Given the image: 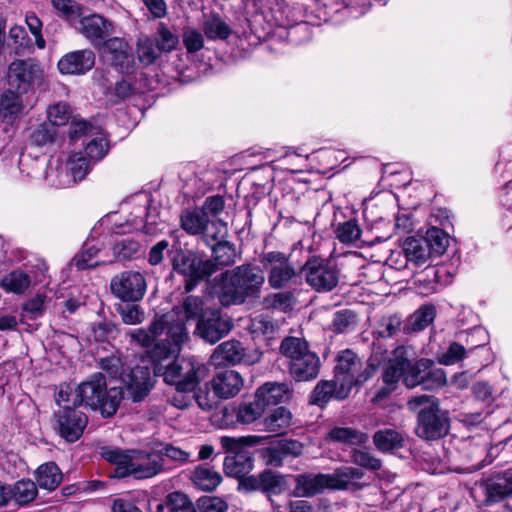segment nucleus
I'll use <instances>...</instances> for the list:
<instances>
[{
  "label": "nucleus",
  "instance_id": "obj_1",
  "mask_svg": "<svg viewBox=\"0 0 512 512\" xmlns=\"http://www.w3.org/2000/svg\"><path fill=\"white\" fill-rule=\"evenodd\" d=\"M407 408L416 415L415 434L420 439L435 441L448 435L449 412L442 409L438 398L426 394L413 396L407 401Z\"/></svg>",
  "mask_w": 512,
  "mask_h": 512
},
{
  "label": "nucleus",
  "instance_id": "obj_2",
  "mask_svg": "<svg viewBox=\"0 0 512 512\" xmlns=\"http://www.w3.org/2000/svg\"><path fill=\"white\" fill-rule=\"evenodd\" d=\"M220 442L227 452L235 453L234 456H227L224 459L223 468L226 475L238 479L240 491L253 492L256 490V478L249 475L254 468L253 453L245 450V446L256 443V436L239 438L224 436Z\"/></svg>",
  "mask_w": 512,
  "mask_h": 512
},
{
  "label": "nucleus",
  "instance_id": "obj_3",
  "mask_svg": "<svg viewBox=\"0 0 512 512\" xmlns=\"http://www.w3.org/2000/svg\"><path fill=\"white\" fill-rule=\"evenodd\" d=\"M279 351L287 360L289 374L295 381L306 382L318 377L321 361L305 338L286 336L281 341Z\"/></svg>",
  "mask_w": 512,
  "mask_h": 512
},
{
  "label": "nucleus",
  "instance_id": "obj_4",
  "mask_svg": "<svg viewBox=\"0 0 512 512\" xmlns=\"http://www.w3.org/2000/svg\"><path fill=\"white\" fill-rule=\"evenodd\" d=\"M377 367L373 359L365 361L351 349L340 351L334 368V378L340 386L337 399L348 397L353 387L364 384L375 374Z\"/></svg>",
  "mask_w": 512,
  "mask_h": 512
},
{
  "label": "nucleus",
  "instance_id": "obj_5",
  "mask_svg": "<svg viewBox=\"0 0 512 512\" xmlns=\"http://www.w3.org/2000/svg\"><path fill=\"white\" fill-rule=\"evenodd\" d=\"M213 289L223 306L241 304L256 288L255 267L243 264L214 279Z\"/></svg>",
  "mask_w": 512,
  "mask_h": 512
},
{
  "label": "nucleus",
  "instance_id": "obj_6",
  "mask_svg": "<svg viewBox=\"0 0 512 512\" xmlns=\"http://www.w3.org/2000/svg\"><path fill=\"white\" fill-rule=\"evenodd\" d=\"M72 405H84L99 410L104 417H111L119 408L120 391L114 387L107 389L105 376L98 373L77 386Z\"/></svg>",
  "mask_w": 512,
  "mask_h": 512
},
{
  "label": "nucleus",
  "instance_id": "obj_7",
  "mask_svg": "<svg viewBox=\"0 0 512 512\" xmlns=\"http://www.w3.org/2000/svg\"><path fill=\"white\" fill-rule=\"evenodd\" d=\"M157 375L163 376L165 383L174 385L177 391H194L206 375V368L192 358L177 357Z\"/></svg>",
  "mask_w": 512,
  "mask_h": 512
},
{
  "label": "nucleus",
  "instance_id": "obj_8",
  "mask_svg": "<svg viewBox=\"0 0 512 512\" xmlns=\"http://www.w3.org/2000/svg\"><path fill=\"white\" fill-rule=\"evenodd\" d=\"M172 268L185 277L184 292L195 289L199 282L217 272V266L212 260H203L191 251L179 250L172 259Z\"/></svg>",
  "mask_w": 512,
  "mask_h": 512
},
{
  "label": "nucleus",
  "instance_id": "obj_9",
  "mask_svg": "<svg viewBox=\"0 0 512 512\" xmlns=\"http://www.w3.org/2000/svg\"><path fill=\"white\" fill-rule=\"evenodd\" d=\"M157 374L149 366L136 365L121 377L122 386L115 387L120 391V402L129 400L133 403L143 402L154 389Z\"/></svg>",
  "mask_w": 512,
  "mask_h": 512
},
{
  "label": "nucleus",
  "instance_id": "obj_10",
  "mask_svg": "<svg viewBox=\"0 0 512 512\" xmlns=\"http://www.w3.org/2000/svg\"><path fill=\"white\" fill-rule=\"evenodd\" d=\"M300 273L306 283L317 292H330L339 282V270L329 260L312 256L302 266Z\"/></svg>",
  "mask_w": 512,
  "mask_h": 512
},
{
  "label": "nucleus",
  "instance_id": "obj_11",
  "mask_svg": "<svg viewBox=\"0 0 512 512\" xmlns=\"http://www.w3.org/2000/svg\"><path fill=\"white\" fill-rule=\"evenodd\" d=\"M411 349L405 346L396 347L391 358L388 360V365L397 366L401 370V378L407 388H414L422 385L424 375L428 368H431L433 361L426 358H421L415 363H412Z\"/></svg>",
  "mask_w": 512,
  "mask_h": 512
},
{
  "label": "nucleus",
  "instance_id": "obj_12",
  "mask_svg": "<svg viewBox=\"0 0 512 512\" xmlns=\"http://www.w3.org/2000/svg\"><path fill=\"white\" fill-rule=\"evenodd\" d=\"M110 290L121 301L136 303L144 298L147 281L141 272L127 270L116 274L111 279Z\"/></svg>",
  "mask_w": 512,
  "mask_h": 512
},
{
  "label": "nucleus",
  "instance_id": "obj_13",
  "mask_svg": "<svg viewBox=\"0 0 512 512\" xmlns=\"http://www.w3.org/2000/svg\"><path fill=\"white\" fill-rule=\"evenodd\" d=\"M43 71L34 59H16L10 63L7 71L9 88L26 94L33 86L40 83Z\"/></svg>",
  "mask_w": 512,
  "mask_h": 512
},
{
  "label": "nucleus",
  "instance_id": "obj_14",
  "mask_svg": "<svg viewBox=\"0 0 512 512\" xmlns=\"http://www.w3.org/2000/svg\"><path fill=\"white\" fill-rule=\"evenodd\" d=\"M261 263L268 270V282L274 289L288 285L298 276V272L289 258L282 252L272 251L263 255Z\"/></svg>",
  "mask_w": 512,
  "mask_h": 512
},
{
  "label": "nucleus",
  "instance_id": "obj_15",
  "mask_svg": "<svg viewBox=\"0 0 512 512\" xmlns=\"http://www.w3.org/2000/svg\"><path fill=\"white\" fill-rule=\"evenodd\" d=\"M103 51L108 55L110 65L123 75H131L136 69L132 47L123 38L110 37L103 42Z\"/></svg>",
  "mask_w": 512,
  "mask_h": 512
},
{
  "label": "nucleus",
  "instance_id": "obj_16",
  "mask_svg": "<svg viewBox=\"0 0 512 512\" xmlns=\"http://www.w3.org/2000/svg\"><path fill=\"white\" fill-rule=\"evenodd\" d=\"M130 476L134 479H149L164 470V459L161 458L157 447L148 450L132 449Z\"/></svg>",
  "mask_w": 512,
  "mask_h": 512
},
{
  "label": "nucleus",
  "instance_id": "obj_17",
  "mask_svg": "<svg viewBox=\"0 0 512 512\" xmlns=\"http://www.w3.org/2000/svg\"><path fill=\"white\" fill-rule=\"evenodd\" d=\"M55 417L60 436L71 443L77 441L82 436L88 423V418L83 412L69 405H63L55 413Z\"/></svg>",
  "mask_w": 512,
  "mask_h": 512
},
{
  "label": "nucleus",
  "instance_id": "obj_18",
  "mask_svg": "<svg viewBox=\"0 0 512 512\" xmlns=\"http://www.w3.org/2000/svg\"><path fill=\"white\" fill-rule=\"evenodd\" d=\"M293 425L292 412L284 407L279 406L262 416L258 417V433H267L258 435V443L261 440L270 437L281 436L286 434L287 430Z\"/></svg>",
  "mask_w": 512,
  "mask_h": 512
},
{
  "label": "nucleus",
  "instance_id": "obj_19",
  "mask_svg": "<svg viewBox=\"0 0 512 512\" xmlns=\"http://www.w3.org/2000/svg\"><path fill=\"white\" fill-rule=\"evenodd\" d=\"M79 32L94 46H103L114 32V24L100 14L82 17L79 21Z\"/></svg>",
  "mask_w": 512,
  "mask_h": 512
},
{
  "label": "nucleus",
  "instance_id": "obj_20",
  "mask_svg": "<svg viewBox=\"0 0 512 512\" xmlns=\"http://www.w3.org/2000/svg\"><path fill=\"white\" fill-rule=\"evenodd\" d=\"M95 61L94 51L86 48L66 53L59 59L57 67L61 74L83 75L94 67Z\"/></svg>",
  "mask_w": 512,
  "mask_h": 512
},
{
  "label": "nucleus",
  "instance_id": "obj_21",
  "mask_svg": "<svg viewBox=\"0 0 512 512\" xmlns=\"http://www.w3.org/2000/svg\"><path fill=\"white\" fill-rule=\"evenodd\" d=\"M210 384L216 397L229 399L240 392L244 382L237 371L224 370L215 374Z\"/></svg>",
  "mask_w": 512,
  "mask_h": 512
},
{
  "label": "nucleus",
  "instance_id": "obj_22",
  "mask_svg": "<svg viewBox=\"0 0 512 512\" xmlns=\"http://www.w3.org/2000/svg\"><path fill=\"white\" fill-rule=\"evenodd\" d=\"M156 318L162 325V334L166 332L167 339L181 349V346L189 339L186 320L172 310L162 315H156Z\"/></svg>",
  "mask_w": 512,
  "mask_h": 512
},
{
  "label": "nucleus",
  "instance_id": "obj_23",
  "mask_svg": "<svg viewBox=\"0 0 512 512\" xmlns=\"http://www.w3.org/2000/svg\"><path fill=\"white\" fill-rule=\"evenodd\" d=\"M24 93L6 89L0 96V118L3 122L13 124L25 113V104L23 100Z\"/></svg>",
  "mask_w": 512,
  "mask_h": 512
},
{
  "label": "nucleus",
  "instance_id": "obj_24",
  "mask_svg": "<svg viewBox=\"0 0 512 512\" xmlns=\"http://www.w3.org/2000/svg\"><path fill=\"white\" fill-rule=\"evenodd\" d=\"M231 328L230 320L213 313L210 318H203L197 323L196 331L206 342L214 344L227 335Z\"/></svg>",
  "mask_w": 512,
  "mask_h": 512
},
{
  "label": "nucleus",
  "instance_id": "obj_25",
  "mask_svg": "<svg viewBox=\"0 0 512 512\" xmlns=\"http://www.w3.org/2000/svg\"><path fill=\"white\" fill-rule=\"evenodd\" d=\"M180 348L173 345L168 339L156 342L150 349L146 350V356L153 364V372L158 374L167 364L174 361Z\"/></svg>",
  "mask_w": 512,
  "mask_h": 512
},
{
  "label": "nucleus",
  "instance_id": "obj_26",
  "mask_svg": "<svg viewBox=\"0 0 512 512\" xmlns=\"http://www.w3.org/2000/svg\"><path fill=\"white\" fill-rule=\"evenodd\" d=\"M293 397V388L287 382H266L258 388V402L266 405L287 403Z\"/></svg>",
  "mask_w": 512,
  "mask_h": 512
},
{
  "label": "nucleus",
  "instance_id": "obj_27",
  "mask_svg": "<svg viewBox=\"0 0 512 512\" xmlns=\"http://www.w3.org/2000/svg\"><path fill=\"white\" fill-rule=\"evenodd\" d=\"M132 449L122 450L120 448L104 447L101 449V456L115 466L111 477L126 478L130 476Z\"/></svg>",
  "mask_w": 512,
  "mask_h": 512
},
{
  "label": "nucleus",
  "instance_id": "obj_28",
  "mask_svg": "<svg viewBox=\"0 0 512 512\" xmlns=\"http://www.w3.org/2000/svg\"><path fill=\"white\" fill-rule=\"evenodd\" d=\"M132 449L122 450L120 448L104 447L101 449V456L115 466L111 477L126 478L130 476Z\"/></svg>",
  "mask_w": 512,
  "mask_h": 512
},
{
  "label": "nucleus",
  "instance_id": "obj_29",
  "mask_svg": "<svg viewBox=\"0 0 512 512\" xmlns=\"http://www.w3.org/2000/svg\"><path fill=\"white\" fill-rule=\"evenodd\" d=\"M325 439L341 445L362 446L367 443L369 437L367 433L354 427L334 426L326 433Z\"/></svg>",
  "mask_w": 512,
  "mask_h": 512
},
{
  "label": "nucleus",
  "instance_id": "obj_30",
  "mask_svg": "<svg viewBox=\"0 0 512 512\" xmlns=\"http://www.w3.org/2000/svg\"><path fill=\"white\" fill-rule=\"evenodd\" d=\"M243 357L244 348L241 343L230 340L223 342L214 350L211 360L216 366L235 365L239 363Z\"/></svg>",
  "mask_w": 512,
  "mask_h": 512
},
{
  "label": "nucleus",
  "instance_id": "obj_31",
  "mask_svg": "<svg viewBox=\"0 0 512 512\" xmlns=\"http://www.w3.org/2000/svg\"><path fill=\"white\" fill-rule=\"evenodd\" d=\"M161 335L162 325L157 321L156 316L146 328L130 330L127 333L131 343H134L146 350L150 349Z\"/></svg>",
  "mask_w": 512,
  "mask_h": 512
},
{
  "label": "nucleus",
  "instance_id": "obj_32",
  "mask_svg": "<svg viewBox=\"0 0 512 512\" xmlns=\"http://www.w3.org/2000/svg\"><path fill=\"white\" fill-rule=\"evenodd\" d=\"M190 480L197 489L211 492L222 482V476L210 467L198 465L191 471Z\"/></svg>",
  "mask_w": 512,
  "mask_h": 512
},
{
  "label": "nucleus",
  "instance_id": "obj_33",
  "mask_svg": "<svg viewBox=\"0 0 512 512\" xmlns=\"http://www.w3.org/2000/svg\"><path fill=\"white\" fill-rule=\"evenodd\" d=\"M35 483L42 489L55 490L63 479V474L55 462H46L34 472Z\"/></svg>",
  "mask_w": 512,
  "mask_h": 512
},
{
  "label": "nucleus",
  "instance_id": "obj_34",
  "mask_svg": "<svg viewBox=\"0 0 512 512\" xmlns=\"http://www.w3.org/2000/svg\"><path fill=\"white\" fill-rule=\"evenodd\" d=\"M403 250L408 262L423 265L432 258L429 245L424 237H409L403 243Z\"/></svg>",
  "mask_w": 512,
  "mask_h": 512
},
{
  "label": "nucleus",
  "instance_id": "obj_35",
  "mask_svg": "<svg viewBox=\"0 0 512 512\" xmlns=\"http://www.w3.org/2000/svg\"><path fill=\"white\" fill-rule=\"evenodd\" d=\"M295 490L300 496H313L329 488L326 474H300L296 476Z\"/></svg>",
  "mask_w": 512,
  "mask_h": 512
},
{
  "label": "nucleus",
  "instance_id": "obj_36",
  "mask_svg": "<svg viewBox=\"0 0 512 512\" xmlns=\"http://www.w3.org/2000/svg\"><path fill=\"white\" fill-rule=\"evenodd\" d=\"M209 223L210 219L207 212L199 207L186 210L181 215V227L191 235H203Z\"/></svg>",
  "mask_w": 512,
  "mask_h": 512
},
{
  "label": "nucleus",
  "instance_id": "obj_37",
  "mask_svg": "<svg viewBox=\"0 0 512 512\" xmlns=\"http://www.w3.org/2000/svg\"><path fill=\"white\" fill-rule=\"evenodd\" d=\"M372 439L375 447L383 453L392 452L404 446L402 433L393 428L377 430Z\"/></svg>",
  "mask_w": 512,
  "mask_h": 512
},
{
  "label": "nucleus",
  "instance_id": "obj_38",
  "mask_svg": "<svg viewBox=\"0 0 512 512\" xmlns=\"http://www.w3.org/2000/svg\"><path fill=\"white\" fill-rule=\"evenodd\" d=\"M205 303L202 297L188 295L172 311L183 317L186 321L194 320L197 323L203 319Z\"/></svg>",
  "mask_w": 512,
  "mask_h": 512
},
{
  "label": "nucleus",
  "instance_id": "obj_39",
  "mask_svg": "<svg viewBox=\"0 0 512 512\" xmlns=\"http://www.w3.org/2000/svg\"><path fill=\"white\" fill-rule=\"evenodd\" d=\"M396 367L397 366L388 364L385 366L382 373L384 385L374 393V396L372 397L373 403H380L397 389L398 382L401 379V370Z\"/></svg>",
  "mask_w": 512,
  "mask_h": 512
},
{
  "label": "nucleus",
  "instance_id": "obj_40",
  "mask_svg": "<svg viewBox=\"0 0 512 512\" xmlns=\"http://www.w3.org/2000/svg\"><path fill=\"white\" fill-rule=\"evenodd\" d=\"M205 36L211 40H226L232 34L229 24L218 14L207 17L202 24Z\"/></svg>",
  "mask_w": 512,
  "mask_h": 512
},
{
  "label": "nucleus",
  "instance_id": "obj_41",
  "mask_svg": "<svg viewBox=\"0 0 512 512\" xmlns=\"http://www.w3.org/2000/svg\"><path fill=\"white\" fill-rule=\"evenodd\" d=\"M326 475L329 488L345 489L353 480L361 479L364 474L358 468L343 466Z\"/></svg>",
  "mask_w": 512,
  "mask_h": 512
},
{
  "label": "nucleus",
  "instance_id": "obj_42",
  "mask_svg": "<svg viewBox=\"0 0 512 512\" xmlns=\"http://www.w3.org/2000/svg\"><path fill=\"white\" fill-rule=\"evenodd\" d=\"M436 316V310L433 305H423L409 316L405 330L419 332L427 328Z\"/></svg>",
  "mask_w": 512,
  "mask_h": 512
},
{
  "label": "nucleus",
  "instance_id": "obj_43",
  "mask_svg": "<svg viewBox=\"0 0 512 512\" xmlns=\"http://www.w3.org/2000/svg\"><path fill=\"white\" fill-rule=\"evenodd\" d=\"M213 253L211 259L217 266V271L225 266L232 265L237 258V252L233 244L228 241H218L217 243H208Z\"/></svg>",
  "mask_w": 512,
  "mask_h": 512
},
{
  "label": "nucleus",
  "instance_id": "obj_44",
  "mask_svg": "<svg viewBox=\"0 0 512 512\" xmlns=\"http://www.w3.org/2000/svg\"><path fill=\"white\" fill-rule=\"evenodd\" d=\"M12 500L18 505L32 502L38 495L36 483L30 479H22L11 485Z\"/></svg>",
  "mask_w": 512,
  "mask_h": 512
},
{
  "label": "nucleus",
  "instance_id": "obj_45",
  "mask_svg": "<svg viewBox=\"0 0 512 512\" xmlns=\"http://www.w3.org/2000/svg\"><path fill=\"white\" fill-rule=\"evenodd\" d=\"M31 284V278L28 274L21 270H13L5 275L0 285L7 292H13L15 294L24 293Z\"/></svg>",
  "mask_w": 512,
  "mask_h": 512
},
{
  "label": "nucleus",
  "instance_id": "obj_46",
  "mask_svg": "<svg viewBox=\"0 0 512 512\" xmlns=\"http://www.w3.org/2000/svg\"><path fill=\"white\" fill-rule=\"evenodd\" d=\"M339 390L340 386L336 383L335 378L331 381L322 380L318 382L312 392L311 403L323 407L332 397L337 399Z\"/></svg>",
  "mask_w": 512,
  "mask_h": 512
},
{
  "label": "nucleus",
  "instance_id": "obj_47",
  "mask_svg": "<svg viewBox=\"0 0 512 512\" xmlns=\"http://www.w3.org/2000/svg\"><path fill=\"white\" fill-rule=\"evenodd\" d=\"M512 494V468L506 470L502 477L488 485V496L492 501H499Z\"/></svg>",
  "mask_w": 512,
  "mask_h": 512
},
{
  "label": "nucleus",
  "instance_id": "obj_48",
  "mask_svg": "<svg viewBox=\"0 0 512 512\" xmlns=\"http://www.w3.org/2000/svg\"><path fill=\"white\" fill-rule=\"evenodd\" d=\"M140 249V242L132 237L116 241L112 246L113 255L117 261H127L135 258Z\"/></svg>",
  "mask_w": 512,
  "mask_h": 512
},
{
  "label": "nucleus",
  "instance_id": "obj_49",
  "mask_svg": "<svg viewBox=\"0 0 512 512\" xmlns=\"http://www.w3.org/2000/svg\"><path fill=\"white\" fill-rule=\"evenodd\" d=\"M236 421L241 424H251L256 420V392L242 397L235 410Z\"/></svg>",
  "mask_w": 512,
  "mask_h": 512
},
{
  "label": "nucleus",
  "instance_id": "obj_50",
  "mask_svg": "<svg viewBox=\"0 0 512 512\" xmlns=\"http://www.w3.org/2000/svg\"><path fill=\"white\" fill-rule=\"evenodd\" d=\"M424 239L429 245V250L432 257H438L444 254L449 244L448 235L442 229L437 227L428 229Z\"/></svg>",
  "mask_w": 512,
  "mask_h": 512
},
{
  "label": "nucleus",
  "instance_id": "obj_51",
  "mask_svg": "<svg viewBox=\"0 0 512 512\" xmlns=\"http://www.w3.org/2000/svg\"><path fill=\"white\" fill-rule=\"evenodd\" d=\"M117 312L120 315L122 322L126 325L141 324L146 318L143 308L132 302H126V304L119 305L117 307Z\"/></svg>",
  "mask_w": 512,
  "mask_h": 512
},
{
  "label": "nucleus",
  "instance_id": "obj_52",
  "mask_svg": "<svg viewBox=\"0 0 512 512\" xmlns=\"http://www.w3.org/2000/svg\"><path fill=\"white\" fill-rule=\"evenodd\" d=\"M57 134V128L53 123L44 122L36 127L29 135L31 144L35 146H44L54 142Z\"/></svg>",
  "mask_w": 512,
  "mask_h": 512
},
{
  "label": "nucleus",
  "instance_id": "obj_53",
  "mask_svg": "<svg viewBox=\"0 0 512 512\" xmlns=\"http://www.w3.org/2000/svg\"><path fill=\"white\" fill-rule=\"evenodd\" d=\"M168 512H197L190 498L179 491L170 493L165 501Z\"/></svg>",
  "mask_w": 512,
  "mask_h": 512
},
{
  "label": "nucleus",
  "instance_id": "obj_54",
  "mask_svg": "<svg viewBox=\"0 0 512 512\" xmlns=\"http://www.w3.org/2000/svg\"><path fill=\"white\" fill-rule=\"evenodd\" d=\"M402 320L397 314L383 316L376 329V334L381 338H391L401 329Z\"/></svg>",
  "mask_w": 512,
  "mask_h": 512
},
{
  "label": "nucleus",
  "instance_id": "obj_55",
  "mask_svg": "<svg viewBox=\"0 0 512 512\" xmlns=\"http://www.w3.org/2000/svg\"><path fill=\"white\" fill-rule=\"evenodd\" d=\"M350 458L352 463L365 469L377 471L382 467L381 460L366 450L354 448L350 452Z\"/></svg>",
  "mask_w": 512,
  "mask_h": 512
},
{
  "label": "nucleus",
  "instance_id": "obj_56",
  "mask_svg": "<svg viewBox=\"0 0 512 512\" xmlns=\"http://www.w3.org/2000/svg\"><path fill=\"white\" fill-rule=\"evenodd\" d=\"M138 58L145 65L154 63L160 56L161 52L157 48L152 38H144L139 40L137 45Z\"/></svg>",
  "mask_w": 512,
  "mask_h": 512
},
{
  "label": "nucleus",
  "instance_id": "obj_57",
  "mask_svg": "<svg viewBox=\"0 0 512 512\" xmlns=\"http://www.w3.org/2000/svg\"><path fill=\"white\" fill-rule=\"evenodd\" d=\"M91 166V160L80 154L71 156L68 161V169L74 179V182L83 180L89 173Z\"/></svg>",
  "mask_w": 512,
  "mask_h": 512
},
{
  "label": "nucleus",
  "instance_id": "obj_58",
  "mask_svg": "<svg viewBox=\"0 0 512 512\" xmlns=\"http://www.w3.org/2000/svg\"><path fill=\"white\" fill-rule=\"evenodd\" d=\"M161 53L171 52L178 44V37L174 35L165 25L160 24L152 38Z\"/></svg>",
  "mask_w": 512,
  "mask_h": 512
},
{
  "label": "nucleus",
  "instance_id": "obj_59",
  "mask_svg": "<svg viewBox=\"0 0 512 512\" xmlns=\"http://www.w3.org/2000/svg\"><path fill=\"white\" fill-rule=\"evenodd\" d=\"M156 447L162 459L166 457L170 461H173L178 464H186L190 462L191 455L189 452L184 451L178 447H175L170 443H161Z\"/></svg>",
  "mask_w": 512,
  "mask_h": 512
},
{
  "label": "nucleus",
  "instance_id": "obj_60",
  "mask_svg": "<svg viewBox=\"0 0 512 512\" xmlns=\"http://www.w3.org/2000/svg\"><path fill=\"white\" fill-rule=\"evenodd\" d=\"M118 328L115 323L108 320H102L92 325V336L95 341L104 342L111 338H115Z\"/></svg>",
  "mask_w": 512,
  "mask_h": 512
},
{
  "label": "nucleus",
  "instance_id": "obj_61",
  "mask_svg": "<svg viewBox=\"0 0 512 512\" xmlns=\"http://www.w3.org/2000/svg\"><path fill=\"white\" fill-rule=\"evenodd\" d=\"M361 229L355 220L340 224L336 229V237L342 243H353L360 238Z\"/></svg>",
  "mask_w": 512,
  "mask_h": 512
},
{
  "label": "nucleus",
  "instance_id": "obj_62",
  "mask_svg": "<svg viewBox=\"0 0 512 512\" xmlns=\"http://www.w3.org/2000/svg\"><path fill=\"white\" fill-rule=\"evenodd\" d=\"M422 386L426 390H433L444 386L447 383L446 373L443 369L437 368L434 364L423 374Z\"/></svg>",
  "mask_w": 512,
  "mask_h": 512
},
{
  "label": "nucleus",
  "instance_id": "obj_63",
  "mask_svg": "<svg viewBox=\"0 0 512 512\" xmlns=\"http://www.w3.org/2000/svg\"><path fill=\"white\" fill-rule=\"evenodd\" d=\"M332 325L335 332H347L356 326V315L351 310L338 311L334 315Z\"/></svg>",
  "mask_w": 512,
  "mask_h": 512
},
{
  "label": "nucleus",
  "instance_id": "obj_64",
  "mask_svg": "<svg viewBox=\"0 0 512 512\" xmlns=\"http://www.w3.org/2000/svg\"><path fill=\"white\" fill-rule=\"evenodd\" d=\"M108 151V142L102 137L92 139L87 143L85 147V152L88 158L93 162L102 159L108 153Z\"/></svg>",
  "mask_w": 512,
  "mask_h": 512
}]
</instances>
